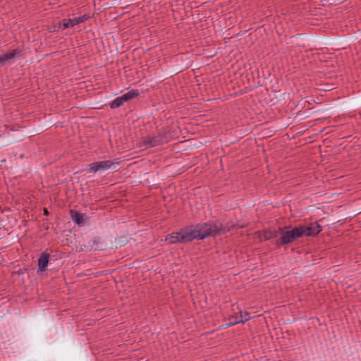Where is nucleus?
Listing matches in <instances>:
<instances>
[{
    "instance_id": "a211bd4d",
    "label": "nucleus",
    "mask_w": 361,
    "mask_h": 361,
    "mask_svg": "<svg viewBox=\"0 0 361 361\" xmlns=\"http://www.w3.org/2000/svg\"><path fill=\"white\" fill-rule=\"evenodd\" d=\"M183 99H184V98L182 97V98H181V100H182V105H183V104H185V102H183ZM186 106H187V105L182 106V115H188V114H185V113L183 112V109H186V110H188V108H186Z\"/></svg>"
},
{
    "instance_id": "6e6552de",
    "label": "nucleus",
    "mask_w": 361,
    "mask_h": 361,
    "mask_svg": "<svg viewBox=\"0 0 361 361\" xmlns=\"http://www.w3.org/2000/svg\"><path fill=\"white\" fill-rule=\"evenodd\" d=\"M280 235L279 232H278L277 229H268L264 230L259 232V239L260 240H269L274 238H278V236Z\"/></svg>"
},
{
    "instance_id": "f03ea898",
    "label": "nucleus",
    "mask_w": 361,
    "mask_h": 361,
    "mask_svg": "<svg viewBox=\"0 0 361 361\" xmlns=\"http://www.w3.org/2000/svg\"><path fill=\"white\" fill-rule=\"evenodd\" d=\"M280 236L276 240L275 246L277 248L286 246L301 238L300 230L298 226L293 227L291 225L278 227Z\"/></svg>"
},
{
    "instance_id": "9b49d317",
    "label": "nucleus",
    "mask_w": 361,
    "mask_h": 361,
    "mask_svg": "<svg viewBox=\"0 0 361 361\" xmlns=\"http://www.w3.org/2000/svg\"><path fill=\"white\" fill-rule=\"evenodd\" d=\"M196 43H191L190 41L182 38V56L185 54H188L190 52L194 51V49L197 48ZM183 58L182 57V61Z\"/></svg>"
},
{
    "instance_id": "6ab92c4d",
    "label": "nucleus",
    "mask_w": 361,
    "mask_h": 361,
    "mask_svg": "<svg viewBox=\"0 0 361 361\" xmlns=\"http://www.w3.org/2000/svg\"><path fill=\"white\" fill-rule=\"evenodd\" d=\"M120 97L121 98L123 103H124L125 102L128 101V98H127V97H126V95L125 94L121 95Z\"/></svg>"
},
{
    "instance_id": "b1692460",
    "label": "nucleus",
    "mask_w": 361,
    "mask_h": 361,
    "mask_svg": "<svg viewBox=\"0 0 361 361\" xmlns=\"http://www.w3.org/2000/svg\"><path fill=\"white\" fill-rule=\"evenodd\" d=\"M188 141H190V139H188L187 140L181 141V143L183 144V143H185V142H187Z\"/></svg>"
},
{
    "instance_id": "dca6fc26",
    "label": "nucleus",
    "mask_w": 361,
    "mask_h": 361,
    "mask_svg": "<svg viewBox=\"0 0 361 361\" xmlns=\"http://www.w3.org/2000/svg\"><path fill=\"white\" fill-rule=\"evenodd\" d=\"M185 61L184 63H182V70L188 69L192 64V61L190 59V57L188 56V54H185Z\"/></svg>"
},
{
    "instance_id": "9d476101",
    "label": "nucleus",
    "mask_w": 361,
    "mask_h": 361,
    "mask_svg": "<svg viewBox=\"0 0 361 361\" xmlns=\"http://www.w3.org/2000/svg\"><path fill=\"white\" fill-rule=\"evenodd\" d=\"M20 53L21 50L16 49L10 52L0 55V67L5 65L7 61H9L11 59H13L16 55L20 54Z\"/></svg>"
},
{
    "instance_id": "4468645a",
    "label": "nucleus",
    "mask_w": 361,
    "mask_h": 361,
    "mask_svg": "<svg viewBox=\"0 0 361 361\" xmlns=\"http://www.w3.org/2000/svg\"><path fill=\"white\" fill-rule=\"evenodd\" d=\"M123 104V103L122 102L121 98L120 97H116L114 101H112L110 103V108L111 109H116V108H118L120 106H121Z\"/></svg>"
},
{
    "instance_id": "4be33fe9",
    "label": "nucleus",
    "mask_w": 361,
    "mask_h": 361,
    "mask_svg": "<svg viewBox=\"0 0 361 361\" xmlns=\"http://www.w3.org/2000/svg\"><path fill=\"white\" fill-rule=\"evenodd\" d=\"M183 130H185L186 133H190L189 130L187 128H182V135H183Z\"/></svg>"
},
{
    "instance_id": "aec40b11",
    "label": "nucleus",
    "mask_w": 361,
    "mask_h": 361,
    "mask_svg": "<svg viewBox=\"0 0 361 361\" xmlns=\"http://www.w3.org/2000/svg\"><path fill=\"white\" fill-rule=\"evenodd\" d=\"M43 212H44V214L45 216H47V215H49V212H48V209H47V208H44V209H43Z\"/></svg>"
},
{
    "instance_id": "423d86ee",
    "label": "nucleus",
    "mask_w": 361,
    "mask_h": 361,
    "mask_svg": "<svg viewBox=\"0 0 361 361\" xmlns=\"http://www.w3.org/2000/svg\"><path fill=\"white\" fill-rule=\"evenodd\" d=\"M250 319H251L250 317H243L242 312L240 311L239 314L235 313V314L230 316L228 319V322L225 324L224 326L226 327H228V326H233L238 323L244 324L247 321H249Z\"/></svg>"
},
{
    "instance_id": "1a4fd4ad",
    "label": "nucleus",
    "mask_w": 361,
    "mask_h": 361,
    "mask_svg": "<svg viewBox=\"0 0 361 361\" xmlns=\"http://www.w3.org/2000/svg\"><path fill=\"white\" fill-rule=\"evenodd\" d=\"M50 255L46 252H44L41 254L38 259V269L37 272L39 271H44L47 269V266L49 264V259Z\"/></svg>"
},
{
    "instance_id": "5701e85b",
    "label": "nucleus",
    "mask_w": 361,
    "mask_h": 361,
    "mask_svg": "<svg viewBox=\"0 0 361 361\" xmlns=\"http://www.w3.org/2000/svg\"><path fill=\"white\" fill-rule=\"evenodd\" d=\"M183 10H185V13H187L188 12H191L192 9H190L189 11H187L185 7H184Z\"/></svg>"
},
{
    "instance_id": "2eb2a0df",
    "label": "nucleus",
    "mask_w": 361,
    "mask_h": 361,
    "mask_svg": "<svg viewBox=\"0 0 361 361\" xmlns=\"http://www.w3.org/2000/svg\"><path fill=\"white\" fill-rule=\"evenodd\" d=\"M128 100L132 99L140 94V91L138 90H132L126 93H125Z\"/></svg>"
},
{
    "instance_id": "f3484780",
    "label": "nucleus",
    "mask_w": 361,
    "mask_h": 361,
    "mask_svg": "<svg viewBox=\"0 0 361 361\" xmlns=\"http://www.w3.org/2000/svg\"><path fill=\"white\" fill-rule=\"evenodd\" d=\"M183 20H184V18L182 17V29H183V28H184L185 31H186V30H188L186 32H190V35H192V33H193L195 31H196L195 26V25H193V26H192V27H191V26H190V27H188V29H186V28L185 27V26H184L185 23L183 22ZM186 37H188V38L190 37L189 35H186Z\"/></svg>"
},
{
    "instance_id": "f257e3e1",
    "label": "nucleus",
    "mask_w": 361,
    "mask_h": 361,
    "mask_svg": "<svg viewBox=\"0 0 361 361\" xmlns=\"http://www.w3.org/2000/svg\"><path fill=\"white\" fill-rule=\"evenodd\" d=\"M244 225L239 224L227 223L224 226L221 222L214 224H198L182 228V243L191 242L193 240H204L208 237H214L217 235L225 234L229 231L244 228Z\"/></svg>"
},
{
    "instance_id": "39448f33",
    "label": "nucleus",
    "mask_w": 361,
    "mask_h": 361,
    "mask_svg": "<svg viewBox=\"0 0 361 361\" xmlns=\"http://www.w3.org/2000/svg\"><path fill=\"white\" fill-rule=\"evenodd\" d=\"M167 142L165 135L158 134L154 136H148L143 138L142 145L145 148L154 147Z\"/></svg>"
},
{
    "instance_id": "f8f14e48",
    "label": "nucleus",
    "mask_w": 361,
    "mask_h": 361,
    "mask_svg": "<svg viewBox=\"0 0 361 361\" xmlns=\"http://www.w3.org/2000/svg\"><path fill=\"white\" fill-rule=\"evenodd\" d=\"M70 214L72 220L79 226H83L85 224V214L80 213L79 212L73 209L70 210Z\"/></svg>"
},
{
    "instance_id": "412c9836",
    "label": "nucleus",
    "mask_w": 361,
    "mask_h": 361,
    "mask_svg": "<svg viewBox=\"0 0 361 361\" xmlns=\"http://www.w3.org/2000/svg\"><path fill=\"white\" fill-rule=\"evenodd\" d=\"M188 169H190V166H182V173L185 171V170H188Z\"/></svg>"
},
{
    "instance_id": "20e7f679",
    "label": "nucleus",
    "mask_w": 361,
    "mask_h": 361,
    "mask_svg": "<svg viewBox=\"0 0 361 361\" xmlns=\"http://www.w3.org/2000/svg\"><path fill=\"white\" fill-rule=\"evenodd\" d=\"M117 160L118 159L106 160V161H100L93 162L92 164H88L86 171L88 173H91V172L95 173L99 171L110 169L113 166L119 163Z\"/></svg>"
},
{
    "instance_id": "0eeeda50",
    "label": "nucleus",
    "mask_w": 361,
    "mask_h": 361,
    "mask_svg": "<svg viewBox=\"0 0 361 361\" xmlns=\"http://www.w3.org/2000/svg\"><path fill=\"white\" fill-rule=\"evenodd\" d=\"M89 18L90 16L85 14L77 18L65 19L63 23V28L72 27L76 25H78L81 23L86 21Z\"/></svg>"
},
{
    "instance_id": "ddd939ff",
    "label": "nucleus",
    "mask_w": 361,
    "mask_h": 361,
    "mask_svg": "<svg viewBox=\"0 0 361 361\" xmlns=\"http://www.w3.org/2000/svg\"><path fill=\"white\" fill-rule=\"evenodd\" d=\"M166 240H169L171 244L180 241V231L173 233L167 235Z\"/></svg>"
},
{
    "instance_id": "393cba45",
    "label": "nucleus",
    "mask_w": 361,
    "mask_h": 361,
    "mask_svg": "<svg viewBox=\"0 0 361 361\" xmlns=\"http://www.w3.org/2000/svg\"><path fill=\"white\" fill-rule=\"evenodd\" d=\"M249 314H250V313H249V312H245V317L249 316Z\"/></svg>"
},
{
    "instance_id": "7ed1b4c3",
    "label": "nucleus",
    "mask_w": 361,
    "mask_h": 361,
    "mask_svg": "<svg viewBox=\"0 0 361 361\" xmlns=\"http://www.w3.org/2000/svg\"><path fill=\"white\" fill-rule=\"evenodd\" d=\"M299 230L302 238L316 237L322 231V226L317 222H312L305 225H299Z\"/></svg>"
}]
</instances>
